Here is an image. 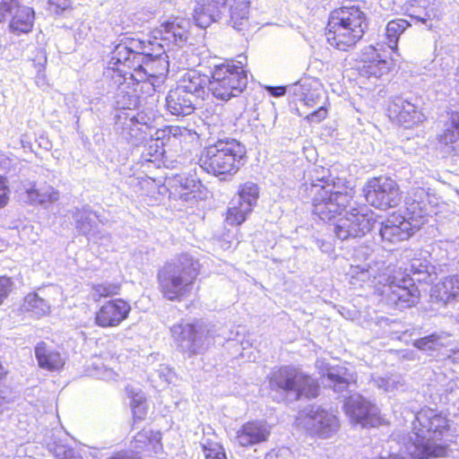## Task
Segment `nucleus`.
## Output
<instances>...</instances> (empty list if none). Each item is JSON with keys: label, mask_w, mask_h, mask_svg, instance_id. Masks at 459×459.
<instances>
[{"label": "nucleus", "mask_w": 459, "mask_h": 459, "mask_svg": "<svg viewBox=\"0 0 459 459\" xmlns=\"http://www.w3.org/2000/svg\"><path fill=\"white\" fill-rule=\"evenodd\" d=\"M155 134L166 143L167 146L178 144L181 147L196 142L197 134L186 126L169 125L158 128Z\"/></svg>", "instance_id": "23"}, {"label": "nucleus", "mask_w": 459, "mask_h": 459, "mask_svg": "<svg viewBox=\"0 0 459 459\" xmlns=\"http://www.w3.org/2000/svg\"><path fill=\"white\" fill-rule=\"evenodd\" d=\"M417 20L422 22H426L427 20H429L430 19V16H429L428 18H420V17H416Z\"/></svg>", "instance_id": "58"}, {"label": "nucleus", "mask_w": 459, "mask_h": 459, "mask_svg": "<svg viewBox=\"0 0 459 459\" xmlns=\"http://www.w3.org/2000/svg\"><path fill=\"white\" fill-rule=\"evenodd\" d=\"M8 295L7 289H0V305L6 299Z\"/></svg>", "instance_id": "55"}, {"label": "nucleus", "mask_w": 459, "mask_h": 459, "mask_svg": "<svg viewBox=\"0 0 459 459\" xmlns=\"http://www.w3.org/2000/svg\"><path fill=\"white\" fill-rule=\"evenodd\" d=\"M54 453L56 459H83L78 450L63 444L56 445Z\"/></svg>", "instance_id": "42"}, {"label": "nucleus", "mask_w": 459, "mask_h": 459, "mask_svg": "<svg viewBox=\"0 0 459 459\" xmlns=\"http://www.w3.org/2000/svg\"><path fill=\"white\" fill-rule=\"evenodd\" d=\"M5 375V370L4 368V367L2 366V364L0 363V380L4 377Z\"/></svg>", "instance_id": "56"}, {"label": "nucleus", "mask_w": 459, "mask_h": 459, "mask_svg": "<svg viewBox=\"0 0 459 459\" xmlns=\"http://www.w3.org/2000/svg\"><path fill=\"white\" fill-rule=\"evenodd\" d=\"M35 356L39 366L50 371L60 369L65 364L60 353L44 342L36 346Z\"/></svg>", "instance_id": "26"}, {"label": "nucleus", "mask_w": 459, "mask_h": 459, "mask_svg": "<svg viewBox=\"0 0 459 459\" xmlns=\"http://www.w3.org/2000/svg\"><path fill=\"white\" fill-rule=\"evenodd\" d=\"M91 374L106 381L117 380L120 377L119 373L100 363L92 364V370L91 371Z\"/></svg>", "instance_id": "38"}, {"label": "nucleus", "mask_w": 459, "mask_h": 459, "mask_svg": "<svg viewBox=\"0 0 459 459\" xmlns=\"http://www.w3.org/2000/svg\"><path fill=\"white\" fill-rule=\"evenodd\" d=\"M457 75L459 76V67H458V70H457Z\"/></svg>", "instance_id": "61"}, {"label": "nucleus", "mask_w": 459, "mask_h": 459, "mask_svg": "<svg viewBox=\"0 0 459 459\" xmlns=\"http://www.w3.org/2000/svg\"><path fill=\"white\" fill-rule=\"evenodd\" d=\"M346 275L351 279H361L363 280L365 277L368 275V270L365 268H360L359 266H351L350 270L346 273Z\"/></svg>", "instance_id": "51"}, {"label": "nucleus", "mask_w": 459, "mask_h": 459, "mask_svg": "<svg viewBox=\"0 0 459 459\" xmlns=\"http://www.w3.org/2000/svg\"><path fill=\"white\" fill-rule=\"evenodd\" d=\"M267 91L273 97H281V96H283L287 92V91H289V85L288 86H268Z\"/></svg>", "instance_id": "52"}, {"label": "nucleus", "mask_w": 459, "mask_h": 459, "mask_svg": "<svg viewBox=\"0 0 459 459\" xmlns=\"http://www.w3.org/2000/svg\"><path fill=\"white\" fill-rule=\"evenodd\" d=\"M429 190L422 186L412 187L405 199L404 212L408 221H419L428 214Z\"/></svg>", "instance_id": "21"}, {"label": "nucleus", "mask_w": 459, "mask_h": 459, "mask_svg": "<svg viewBox=\"0 0 459 459\" xmlns=\"http://www.w3.org/2000/svg\"><path fill=\"white\" fill-rule=\"evenodd\" d=\"M155 57L146 51L145 42L130 38L120 41L110 53L107 74L115 86L128 80L140 83L156 78Z\"/></svg>", "instance_id": "3"}, {"label": "nucleus", "mask_w": 459, "mask_h": 459, "mask_svg": "<svg viewBox=\"0 0 459 459\" xmlns=\"http://www.w3.org/2000/svg\"><path fill=\"white\" fill-rule=\"evenodd\" d=\"M429 298L430 302L444 306L454 299L455 296L451 294L448 289H430Z\"/></svg>", "instance_id": "43"}, {"label": "nucleus", "mask_w": 459, "mask_h": 459, "mask_svg": "<svg viewBox=\"0 0 459 459\" xmlns=\"http://www.w3.org/2000/svg\"><path fill=\"white\" fill-rule=\"evenodd\" d=\"M298 420L299 425L310 435L320 438H329L340 429L337 415L321 407H312L307 412L301 414Z\"/></svg>", "instance_id": "12"}, {"label": "nucleus", "mask_w": 459, "mask_h": 459, "mask_svg": "<svg viewBox=\"0 0 459 459\" xmlns=\"http://www.w3.org/2000/svg\"><path fill=\"white\" fill-rule=\"evenodd\" d=\"M387 302L399 309L416 305L420 299V289H389Z\"/></svg>", "instance_id": "28"}, {"label": "nucleus", "mask_w": 459, "mask_h": 459, "mask_svg": "<svg viewBox=\"0 0 459 459\" xmlns=\"http://www.w3.org/2000/svg\"><path fill=\"white\" fill-rule=\"evenodd\" d=\"M187 289H161L163 297L169 300H181Z\"/></svg>", "instance_id": "47"}, {"label": "nucleus", "mask_w": 459, "mask_h": 459, "mask_svg": "<svg viewBox=\"0 0 459 459\" xmlns=\"http://www.w3.org/2000/svg\"><path fill=\"white\" fill-rule=\"evenodd\" d=\"M247 161L246 146L236 139L225 138L204 146L197 163L208 175L226 179L236 176Z\"/></svg>", "instance_id": "5"}, {"label": "nucleus", "mask_w": 459, "mask_h": 459, "mask_svg": "<svg viewBox=\"0 0 459 459\" xmlns=\"http://www.w3.org/2000/svg\"><path fill=\"white\" fill-rule=\"evenodd\" d=\"M269 386L272 390L293 394L295 399L314 398L318 394L316 381L291 366L273 369L269 375Z\"/></svg>", "instance_id": "7"}, {"label": "nucleus", "mask_w": 459, "mask_h": 459, "mask_svg": "<svg viewBox=\"0 0 459 459\" xmlns=\"http://www.w3.org/2000/svg\"><path fill=\"white\" fill-rule=\"evenodd\" d=\"M152 33L154 39L162 41L169 48L181 46L189 37V22L186 18L173 16L160 22Z\"/></svg>", "instance_id": "14"}, {"label": "nucleus", "mask_w": 459, "mask_h": 459, "mask_svg": "<svg viewBox=\"0 0 459 459\" xmlns=\"http://www.w3.org/2000/svg\"><path fill=\"white\" fill-rule=\"evenodd\" d=\"M36 13L22 0H0V23L8 22L9 30L16 35L32 31Z\"/></svg>", "instance_id": "10"}, {"label": "nucleus", "mask_w": 459, "mask_h": 459, "mask_svg": "<svg viewBox=\"0 0 459 459\" xmlns=\"http://www.w3.org/2000/svg\"><path fill=\"white\" fill-rule=\"evenodd\" d=\"M203 451L205 459H227L224 449L219 443L205 441L203 443Z\"/></svg>", "instance_id": "39"}, {"label": "nucleus", "mask_w": 459, "mask_h": 459, "mask_svg": "<svg viewBox=\"0 0 459 459\" xmlns=\"http://www.w3.org/2000/svg\"><path fill=\"white\" fill-rule=\"evenodd\" d=\"M209 331L203 323L179 322L170 327V334L177 348L191 357L204 352L208 345Z\"/></svg>", "instance_id": "9"}, {"label": "nucleus", "mask_w": 459, "mask_h": 459, "mask_svg": "<svg viewBox=\"0 0 459 459\" xmlns=\"http://www.w3.org/2000/svg\"><path fill=\"white\" fill-rule=\"evenodd\" d=\"M410 22L404 19H394L387 22L385 36L391 51L398 55V41L400 36L410 27Z\"/></svg>", "instance_id": "30"}, {"label": "nucleus", "mask_w": 459, "mask_h": 459, "mask_svg": "<svg viewBox=\"0 0 459 459\" xmlns=\"http://www.w3.org/2000/svg\"><path fill=\"white\" fill-rule=\"evenodd\" d=\"M159 355L158 354H151V356L148 358V360H150L151 359H155L156 357H158Z\"/></svg>", "instance_id": "60"}, {"label": "nucleus", "mask_w": 459, "mask_h": 459, "mask_svg": "<svg viewBox=\"0 0 459 459\" xmlns=\"http://www.w3.org/2000/svg\"><path fill=\"white\" fill-rule=\"evenodd\" d=\"M386 271L388 279H391V284L397 287H414L416 285L415 281L409 274H405L401 268H391L389 265Z\"/></svg>", "instance_id": "36"}, {"label": "nucleus", "mask_w": 459, "mask_h": 459, "mask_svg": "<svg viewBox=\"0 0 459 459\" xmlns=\"http://www.w3.org/2000/svg\"><path fill=\"white\" fill-rule=\"evenodd\" d=\"M316 366L319 373L326 377L328 385L333 387L336 393L344 391L350 384L356 381L354 374L349 372L346 368L340 366L329 367L323 359H317Z\"/></svg>", "instance_id": "20"}, {"label": "nucleus", "mask_w": 459, "mask_h": 459, "mask_svg": "<svg viewBox=\"0 0 459 459\" xmlns=\"http://www.w3.org/2000/svg\"><path fill=\"white\" fill-rule=\"evenodd\" d=\"M368 29V19L359 6L342 5L329 13L325 36L334 49L349 51L361 41Z\"/></svg>", "instance_id": "4"}, {"label": "nucleus", "mask_w": 459, "mask_h": 459, "mask_svg": "<svg viewBox=\"0 0 459 459\" xmlns=\"http://www.w3.org/2000/svg\"><path fill=\"white\" fill-rule=\"evenodd\" d=\"M374 385L386 393L394 392L403 386L401 376L391 375L387 377L375 376L371 379Z\"/></svg>", "instance_id": "33"}, {"label": "nucleus", "mask_w": 459, "mask_h": 459, "mask_svg": "<svg viewBox=\"0 0 459 459\" xmlns=\"http://www.w3.org/2000/svg\"><path fill=\"white\" fill-rule=\"evenodd\" d=\"M442 336L437 333L420 338L414 342V346L422 351L435 350L437 346L442 345Z\"/></svg>", "instance_id": "40"}, {"label": "nucleus", "mask_w": 459, "mask_h": 459, "mask_svg": "<svg viewBox=\"0 0 459 459\" xmlns=\"http://www.w3.org/2000/svg\"><path fill=\"white\" fill-rule=\"evenodd\" d=\"M453 359L459 362V350L454 352Z\"/></svg>", "instance_id": "57"}, {"label": "nucleus", "mask_w": 459, "mask_h": 459, "mask_svg": "<svg viewBox=\"0 0 459 459\" xmlns=\"http://www.w3.org/2000/svg\"><path fill=\"white\" fill-rule=\"evenodd\" d=\"M413 233L411 222L398 213H392L380 230L382 239L397 243L408 239Z\"/></svg>", "instance_id": "22"}, {"label": "nucleus", "mask_w": 459, "mask_h": 459, "mask_svg": "<svg viewBox=\"0 0 459 459\" xmlns=\"http://www.w3.org/2000/svg\"><path fill=\"white\" fill-rule=\"evenodd\" d=\"M176 273V266L172 264H168L163 267L161 271L159 273V278L160 280H167L169 277L172 276L171 283L177 287L182 284V280L179 277H174Z\"/></svg>", "instance_id": "46"}, {"label": "nucleus", "mask_w": 459, "mask_h": 459, "mask_svg": "<svg viewBox=\"0 0 459 459\" xmlns=\"http://www.w3.org/2000/svg\"><path fill=\"white\" fill-rule=\"evenodd\" d=\"M175 88L187 93L195 100L199 93L204 90V76L197 71L190 70L182 76Z\"/></svg>", "instance_id": "27"}, {"label": "nucleus", "mask_w": 459, "mask_h": 459, "mask_svg": "<svg viewBox=\"0 0 459 459\" xmlns=\"http://www.w3.org/2000/svg\"><path fill=\"white\" fill-rule=\"evenodd\" d=\"M289 93L308 108L314 107L320 98V82L310 76H303L289 85Z\"/></svg>", "instance_id": "17"}, {"label": "nucleus", "mask_w": 459, "mask_h": 459, "mask_svg": "<svg viewBox=\"0 0 459 459\" xmlns=\"http://www.w3.org/2000/svg\"><path fill=\"white\" fill-rule=\"evenodd\" d=\"M301 189L312 205V212L333 226L336 238L345 240L362 233L365 215L355 208L348 211L355 196V188L347 178H317L304 182Z\"/></svg>", "instance_id": "1"}, {"label": "nucleus", "mask_w": 459, "mask_h": 459, "mask_svg": "<svg viewBox=\"0 0 459 459\" xmlns=\"http://www.w3.org/2000/svg\"><path fill=\"white\" fill-rule=\"evenodd\" d=\"M48 4L56 13H61L71 6L70 0H48Z\"/></svg>", "instance_id": "49"}, {"label": "nucleus", "mask_w": 459, "mask_h": 459, "mask_svg": "<svg viewBox=\"0 0 459 459\" xmlns=\"http://www.w3.org/2000/svg\"><path fill=\"white\" fill-rule=\"evenodd\" d=\"M292 455L289 449L281 448L278 451H271L264 456V459H291Z\"/></svg>", "instance_id": "50"}, {"label": "nucleus", "mask_w": 459, "mask_h": 459, "mask_svg": "<svg viewBox=\"0 0 459 459\" xmlns=\"http://www.w3.org/2000/svg\"><path fill=\"white\" fill-rule=\"evenodd\" d=\"M344 411L353 425L375 428L384 423L377 406L359 394L349 396L343 405Z\"/></svg>", "instance_id": "13"}, {"label": "nucleus", "mask_w": 459, "mask_h": 459, "mask_svg": "<svg viewBox=\"0 0 459 459\" xmlns=\"http://www.w3.org/2000/svg\"><path fill=\"white\" fill-rule=\"evenodd\" d=\"M252 212L247 206H243L241 204H233L230 206L226 212V221L231 226H240L244 223Z\"/></svg>", "instance_id": "35"}, {"label": "nucleus", "mask_w": 459, "mask_h": 459, "mask_svg": "<svg viewBox=\"0 0 459 459\" xmlns=\"http://www.w3.org/2000/svg\"><path fill=\"white\" fill-rule=\"evenodd\" d=\"M249 0H234L230 8V22L238 30H245L248 25Z\"/></svg>", "instance_id": "29"}, {"label": "nucleus", "mask_w": 459, "mask_h": 459, "mask_svg": "<svg viewBox=\"0 0 459 459\" xmlns=\"http://www.w3.org/2000/svg\"><path fill=\"white\" fill-rule=\"evenodd\" d=\"M328 117V108L326 106H320L305 117V120L310 125L319 124Z\"/></svg>", "instance_id": "44"}, {"label": "nucleus", "mask_w": 459, "mask_h": 459, "mask_svg": "<svg viewBox=\"0 0 459 459\" xmlns=\"http://www.w3.org/2000/svg\"><path fill=\"white\" fill-rule=\"evenodd\" d=\"M437 144L453 156H459V111H447V120L442 131L437 134Z\"/></svg>", "instance_id": "16"}, {"label": "nucleus", "mask_w": 459, "mask_h": 459, "mask_svg": "<svg viewBox=\"0 0 459 459\" xmlns=\"http://www.w3.org/2000/svg\"><path fill=\"white\" fill-rule=\"evenodd\" d=\"M229 0H200L196 3L193 17L201 28H207L222 15Z\"/></svg>", "instance_id": "18"}, {"label": "nucleus", "mask_w": 459, "mask_h": 459, "mask_svg": "<svg viewBox=\"0 0 459 459\" xmlns=\"http://www.w3.org/2000/svg\"><path fill=\"white\" fill-rule=\"evenodd\" d=\"M166 143L154 134L143 145L142 158L147 162H159L165 157Z\"/></svg>", "instance_id": "31"}, {"label": "nucleus", "mask_w": 459, "mask_h": 459, "mask_svg": "<svg viewBox=\"0 0 459 459\" xmlns=\"http://www.w3.org/2000/svg\"><path fill=\"white\" fill-rule=\"evenodd\" d=\"M131 407L134 420H142L147 413L146 401L144 394L139 392L131 393Z\"/></svg>", "instance_id": "37"}, {"label": "nucleus", "mask_w": 459, "mask_h": 459, "mask_svg": "<svg viewBox=\"0 0 459 459\" xmlns=\"http://www.w3.org/2000/svg\"><path fill=\"white\" fill-rule=\"evenodd\" d=\"M109 459H126V458H125L124 456H120V455H118V456L111 457V458H109Z\"/></svg>", "instance_id": "59"}, {"label": "nucleus", "mask_w": 459, "mask_h": 459, "mask_svg": "<svg viewBox=\"0 0 459 459\" xmlns=\"http://www.w3.org/2000/svg\"><path fill=\"white\" fill-rule=\"evenodd\" d=\"M13 284L12 279L7 276H0V287H10Z\"/></svg>", "instance_id": "53"}, {"label": "nucleus", "mask_w": 459, "mask_h": 459, "mask_svg": "<svg viewBox=\"0 0 459 459\" xmlns=\"http://www.w3.org/2000/svg\"><path fill=\"white\" fill-rule=\"evenodd\" d=\"M24 309L30 311L35 316L40 317L49 311V306L36 293L28 294L24 299Z\"/></svg>", "instance_id": "34"}, {"label": "nucleus", "mask_w": 459, "mask_h": 459, "mask_svg": "<svg viewBox=\"0 0 459 459\" xmlns=\"http://www.w3.org/2000/svg\"><path fill=\"white\" fill-rule=\"evenodd\" d=\"M247 56L224 58L210 70L209 89L212 96L230 100L239 96L247 85Z\"/></svg>", "instance_id": "6"}, {"label": "nucleus", "mask_w": 459, "mask_h": 459, "mask_svg": "<svg viewBox=\"0 0 459 459\" xmlns=\"http://www.w3.org/2000/svg\"><path fill=\"white\" fill-rule=\"evenodd\" d=\"M145 439L147 440V445L152 446L153 450L156 452L160 448V432H152L151 430H143L140 432L135 437L136 442H143L145 444Z\"/></svg>", "instance_id": "41"}, {"label": "nucleus", "mask_w": 459, "mask_h": 459, "mask_svg": "<svg viewBox=\"0 0 459 459\" xmlns=\"http://www.w3.org/2000/svg\"><path fill=\"white\" fill-rule=\"evenodd\" d=\"M362 193L369 205L383 211L397 206L402 198L399 184L391 177L384 175L368 179Z\"/></svg>", "instance_id": "8"}, {"label": "nucleus", "mask_w": 459, "mask_h": 459, "mask_svg": "<svg viewBox=\"0 0 459 459\" xmlns=\"http://www.w3.org/2000/svg\"><path fill=\"white\" fill-rule=\"evenodd\" d=\"M271 433L269 425L261 420L243 424L236 433V440L241 446L247 447L267 440Z\"/></svg>", "instance_id": "19"}, {"label": "nucleus", "mask_w": 459, "mask_h": 459, "mask_svg": "<svg viewBox=\"0 0 459 459\" xmlns=\"http://www.w3.org/2000/svg\"><path fill=\"white\" fill-rule=\"evenodd\" d=\"M386 111L389 118L399 125L410 127L416 123L417 108L405 100L398 99L392 101Z\"/></svg>", "instance_id": "25"}, {"label": "nucleus", "mask_w": 459, "mask_h": 459, "mask_svg": "<svg viewBox=\"0 0 459 459\" xmlns=\"http://www.w3.org/2000/svg\"><path fill=\"white\" fill-rule=\"evenodd\" d=\"M165 108L172 116H189L195 110V100L187 93L173 88L167 94Z\"/></svg>", "instance_id": "24"}, {"label": "nucleus", "mask_w": 459, "mask_h": 459, "mask_svg": "<svg viewBox=\"0 0 459 459\" xmlns=\"http://www.w3.org/2000/svg\"><path fill=\"white\" fill-rule=\"evenodd\" d=\"M237 195L238 196V204L253 211L259 197V187L257 184L253 182L242 183L238 186Z\"/></svg>", "instance_id": "32"}, {"label": "nucleus", "mask_w": 459, "mask_h": 459, "mask_svg": "<svg viewBox=\"0 0 459 459\" xmlns=\"http://www.w3.org/2000/svg\"><path fill=\"white\" fill-rule=\"evenodd\" d=\"M393 61L383 43L366 46L359 56V74L367 79L380 78L389 73Z\"/></svg>", "instance_id": "11"}, {"label": "nucleus", "mask_w": 459, "mask_h": 459, "mask_svg": "<svg viewBox=\"0 0 459 459\" xmlns=\"http://www.w3.org/2000/svg\"><path fill=\"white\" fill-rule=\"evenodd\" d=\"M155 373L158 375L160 379L164 383H170L174 378V372L166 365L160 364Z\"/></svg>", "instance_id": "48"}, {"label": "nucleus", "mask_w": 459, "mask_h": 459, "mask_svg": "<svg viewBox=\"0 0 459 459\" xmlns=\"http://www.w3.org/2000/svg\"><path fill=\"white\" fill-rule=\"evenodd\" d=\"M412 436L405 444V453L412 459L442 457L451 441L450 420L437 409L424 407L413 416Z\"/></svg>", "instance_id": "2"}, {"label": "nucleus", "mask_w": 459, "mask_h": 459, "mask_svg": "<svg viewBox=\"0 0 459 459\" xmlns=\"http://www.w3.org/2000/svg\"><path fill=\"white\" fill-rule=\"evenodd\" d=\"M10 194L11 190L7 178L4 176L0 175V210L8 204Z\"/></svg>", "instance_id": "45"}, {"label": "nucleus", "mask_w": 459, "mask_h": 459, "mask_svg": "<svg viewBox=\"0 0 459 459\" xmlns=\"http://www.w3.org/2000/svg\"><path fill=\"white\" fill-rule=\"evenodd\" d=\"M58 199V192L57 191H52L48 196V201H56Z\"/></svg>", "instance_id": "54"}, {"label": "nucleus", "mask_w": 459, "mask_h": 459, "mask_svg": "<svg viewBox=\"0 0 459 459\" xmlns=\"http://www.w3.org/2000/svg\"><path fill=\"white\" fill-rule=\"evenodd\" d=\"M130 305L116 299L103 304L96 313L95 322L101 327H115L126 320L130 313Z\"/></svg>", "instance_id": "15"}]
</instances>
